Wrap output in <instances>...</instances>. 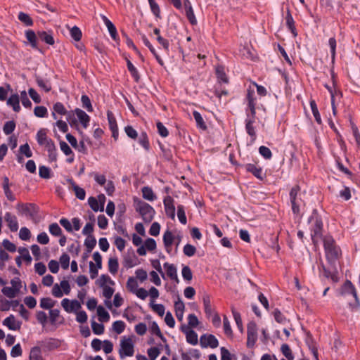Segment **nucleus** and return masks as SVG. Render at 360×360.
Wrapping results in <instances>:
<instances>
[{
    "label": "nucleus",
    "instance_id": "19",
    "mask_svg": "<svg viewBox=\"0 0 360 360\" xmlns=\"http://www.w3.org/2000/svg\"><path fill=\"white\" fill-rule=\"evenodd\" d=\"M75 113L77 115L82 127L86 129L89 124L90 117L82 109L76 108Z\"/></svg>",
    "mask_w": 360,
    "mask_h": 360
},
{
    "label": "nucleus",
    "instance_id": "50",
    "mask_svg": "<svg viewBox=\"0 0 360 360\" xmlns=\"http://www.w3.org/2000/svg\"><path fill=\"white\" fill-rule=\"evenodd\" d=\"M107 117L109 124L110 129H116L118 128L117 124L116 119L112 113V112L108 110L107 112Z\"/></svg>",
    "mask_w": 360,
    "mask_h": 360
},
{
    "label": "nucleus",
    "instance_id": "43",
    "mask_svg": "<svg viewBox=\"0 0 360 360\" xmlns=\"http://www.w3.org/2000/svg\"><path fill=\"white\" fill-rule=\"evenodd\" d=\"M88 203L90 206V207L94 211V212H103V206H101L98 204V202L97 199L95 197H89L88 199Z\"/></svg>",
    "mask_w": 360,
    "mask_h": 360
},
{
    "label": "nucleus",
    "instance_id": "12",
    "mask_svg": "<svg viewBox=\"0 0 360 360\" xmlns=\"http://www.w3.org/2000/svg\"><path fill=\"white\" fill-rule=\"evenodd\" d=\"M163 204L166 214L172 219H174L175 207L174 205V199L170 195H167L163 200Z\"/></svg>",
    "mask_w": 360,
    "mask_h": 360
},
{
    "label": "nucleus",
    "instance_id": "6",
    "mask_svg": "<svg viewBox=\"0 0 360 360\" xmlns=\"http://www.w3.org/2000/svg\"><path fill=\"white\" fill-rule=\"evenodd\" d=\"M339 295L342 297H345L348 295H352L355 300V304L354 305V307H359L360 306V302L356 288L350 281L347 280L344 283V284L341 286L340 289Z\"/></svg>",
    "mask_w": 360,
    "mask_h": 360
},
{
    "label": "nucleus",
    "instance_id": "18",
    "mask_svg": "<svg viewBox=\"0 0 360 360\" xmlns=\"http://www.w3.org/2000/svg\"><path fill=\"white\" fill-rule=\"evenodd\" d=\"M163 266L166 271L167 276L176 283H179V278L177 276V269L174 264L165 262Z\"/></svg>",
    "mask_w": 360,
    "mask_h": 360
},
{
    "label": "nucleus",
    "instance_id": "28",
    "mask_svg": "<svg viewBox=\"0 0 360 360\" xmlns=\"http://www.w3.org/2000/svg\"><path fill=\"white\" fill-rule=\"evenodd\" d=\"M55 112H57L59 115H68L70 117V112H68L65 105L60 103V102H56L53 105L52 108Z\"/></svg>",
    "mask_w": 360,
    "mask_h": 360
},
{
    "label": "nucleus",
    "instance_id": "33",
    "mask_svg": "<svg viewBox=\"0 0 360 360\" xmlns=\"http://www.w3.org/2000/svg\"><path fill=\"white\" fill-rule=\"evenodd\" d=\"M97 314L99 321L101 322H107L110 319L109 313L102 306H98L97 307Z\"/></svg>",
    "mask_w": 360,
    "mask_h": 360
},
{
    "label": "nucleus",
    "instance_id": "44",
    "mask_svg": "<svg viewBox=\"0 0 360 360\" xmlns=\"http://www.w3.org/2000/svg\"><path fill=\"white\" fill-rule=\"evenodd\" d=\"M139 144L146 150H148L150 148L149 140L146 132H142L139 138Z\"/></svg>",
    "mask_w": 360,
    "mask_h": 360
},
{
    "label": "nucleus",
    "instance_id": "32",
    "mask_svg": "<svg viewBox=\"0 0 360 360\" xmlns=\"http://www.w3.org/2000/svg\"><path fill=\"white\" fill-rule=\"evenodd\" d=\"M143 198L149 201H153L156 199V196L154 194L151 188L148 186H144L142 190Z\"/></svg>",
    "mask_w": 360,
    "mask_h": 360
},
{
    "label": "nucleus",
    "instance_id": "20",
    "mask_svg": "<svg viewBox=\"0 0 360 360\" xmlns=\"http://www.w3.org/2000/svg\"><path fill=\"white\" fill-rule=\"evenodd\" d=\"M37 36L42 41H44L46 44L49 45H53L55 43L53 32L51 31H39L37 32Z\"/></svg>",
    "mask_w": 360,
    "mask_h": 360
},
{
    "label": "nucleus",
    "instance_id": "57",
    "mask_svg": "<svg viewBox=\"0 0 360 360\" xmlns=\"http://www.w3.org/2000/svg\"><path fill=\"white\" fill-rule=\"evenodd\" d=\"M125 323L122 321H116L112 323V329L117 334H121L125 328Z\"/></svg>",
    "mask_w": 360,
    "mask_h": 360
},
{
    "label": "nucleus",
    "instance_id": "62",
    "mask_svg": "<svg viewBox=\"0 0 360 360\" xmlns=\"http://www.w3.org/2000/svg\"><path fill=\"white\" fill-rule=\"evenodd\" d=\"M91 328L94 333L96 335H101L104 333V326L102 323H96V321H92Z\"/></svg>",
    "mask_w": 360,
    "mask_h": 360
},
{
    "label": "nucleus",
    "instance_id": "22",
    "mask_svg": "<svg viewBox=\"0 0 360 360\" xmlns=\"http://www.w3.org/2000/svg\"><path fill=\"white\" fill-rule=\"evenodd\" d=\"M69 182L70 183V185L75 191L76 197L81 200H84L86 197V192L84 189L77 186L72 179H70Z\"/></svg>",
    "mask_w": 360,
    "mask_h": 360
},
{
    "label": "nucleus",
    "instance_id": "3",
    "mask_svg": "<svg viewBox=\"0 0 360 360\" xmlns=\"http://www.w3.org/2000/svg\"><path fill=\"white\" fill-rule=\"evenodd\" d=\"M136 202V210L141 215L143 220L146 222H150L154 217L155 211L149 204L138 200Z\"/></svg>",
    "mask_w": 360,
    "mask_h": 360
},
{
    "label": "nucleus",
    "instance_id": "8",
    "mask_svg": "<svg viewBox=\"0 0 360 360\" xmlns=\"http://www.w3.org/2000/svg\"><path fill=\"white\" fill-rule=\"evenodd\" d=\"M257 326L255 321H250L247 326V347L252 348L257 340Z\"/></svg>",
    "mask_w": 360,
    "mask_h": 360
},
{
    "label": "nucleus",
    "instance_id": "29",
    "mask_svg": "<svg viewBox=\"0 0 360 360\" xmlns=\"http://www.w3.org/2000/svg\"><path fill=\"white\" fill-rule=\"evenodd\" d=\"M193 115L194 120L196 122L197 127L200 128L202 130H205L207 129V125L205 123L201 114L199 112L195 110L193 112Z\"/></svg>",
    "mask_w": 360,
    "mask_h": 360
},
{
    "label": "nucleus",
    "instance_id": "51",
    "mask_svg": "<svg viewBox=\"0 0 360 360\" xmlns=\"http://www.w3.org/2000/svg\"><path fill=\"white\" fill-rule=\"evenodd\" d=\"M150 331L153 334H155L159 337L163 342H166V338L162 334L160 329L156 322L153 321L152 323L150 326Z\"/></svg>",
    "mask_w": 360,
    "mask_h": 360
},
{
    "label": "nucleus",
    "instance_id": "54",
    "mask_svg": "<svg viewBox=\"0 0 360 360\" xmlns=\"http://www.w3.org/2000/svg\"><path fill=\"white\" fill-rule=\"evenodd\" d=\"M281 350L282 354L288 359V360H293L294 356L288 345L283 344L281 345Z\"/></svg>",
    "mask_w": 360,
    "mask_h": 360
},
{
    "label": "nucleus",
    "instance_id": "27",
    "mask_svg": "<svg viewBox=\"0 0 360 360\" xmlns=\"http://www.w3.org/2000/svg\"><path fill=\"white\" fill-rule=\"evenodd\" d=\"M309 104H310V108H311L312 114L314 117L316 122H317V124H321L322 120H321V115L319 112L317 105H316L315 101L311 100L309 102Z\"/></svg>",
    "mask_w": 360,
    "mask_h": 360
},
{
    "label": "nucleus",
    "instance_id": "40",
    "mask_svg": "<svg viewBox=\"0 0 360 360\" xmlns=\"http://www.w3.org/2000/svg\"><path fill=\"white\" fill-rule=\"evenodd\" d=\"M177 217L181 224L185 225L187 223V219L185 213L184 207L182 205L177 206Z\"/></svg>",
    "mask_w": 360,
    "mask_h": 360
},
{
    "label": "nucleus",
    "instance_id": "17",
    "mask_svg": "<svg viewBox=\"0 0 360 360\" xmlns=\"http://www.w3.org/2000/svg\"><path fill=\"white\" fill-rule=\"evenodd\" d=\"M246 99L248 101V105L250 110L251 115L252 117H255L256 109H255V91L252 89H248Z\"/></svg>",
    "mask_w": 360,
    "mask_h": 360
},
{
    "label": "nucleus",
    "instance_id": "23",
    "mask_svg": "<svg viewBox=\"0 0 360 360\" xmlns=\"http://www.w3.org/2000/svg\"><path fill=\"white\" fill-rule=\"evenodd\" d=\"M285 22L288 28L293 34L294 37H296L297 34L295 26V21L289 10L287 11L285 16Z\"/></svg>",
    "mask_w": 360,
    "mask_h": 360
},
{
    "label": "nucleus",
    "instance_id": "48",
    "mask_svg": "<svg viewBox=\"0 0 360 360\" xmlns=\"http://www.w3.org/2000/svg\"><path fill=\"white\" fill-rule=\"evenodd\" d=\"M138 287L139 285L136 280L133 277H129L127 282V288L128 290L134 294L139 288Z\"/></svg>",
    "mask_w": 360,
    "mask_h": 360
},
{
    "label": "nucleus",
    "instance_id": "58",
    "mask_svg": "<svg viewBox=\"0 0 360 360\" xmlns=\"http://www.w3.org/2000/svg\"><path fill=\"white\" fill-rule=\"evenodd\" d=\"M259 153L266 160H270L272 157L271 150L264 146H262L259 148Z\"/></svg>",
    "mask_w": 360,
    "mask_h": 360
},
{
    "label": "nucleus",
    "instance_id": "9",
    "mask_svg": "<svg viewBox=\"0 0 360 360\" xmlns=\"http://www.w3.org/2000/svg\"><path fill=\"white\" fill-rule=\"evenodd\" d=\"M162 241L165 251L171 256H174L173 248L175 242L174 234L172 231L167 229L162 236Z\"/></svg>",
    "mask_w": 360,
    "mask_h": 360
},
{
    "label": "nucleus",
    "instance_id": "2",
    "mask_svg": "<svg viewBox=\"0 0 360 360\" xmlns=\"http://www.w3.org/2000/svg\"><path fill=\"white\" fill-rule=\"evenodd\" d=\"M323 247L328 259L333 260L338 258L340 255V249L335 245V242L331 236L323 238Z\"/></svg>",
    "mask_w": 360,
    "mask_h": 360
},
{
    "label": "nucleus",
    "instance_id": "31",
    "mask_svg": "<svg viewBox=\"0 0 360 360\" xmlns=\"http://www.w3.org/2000/svg\"><path fill=\"white\" fill-rule=\"evenodd\" d=\"M108 266V271H110V273L113 275L115 274L117 272L118 268H119L117 258H116V257L109 258Z\"/></svg>",
    "mask_w": 360,
    "mask_h": 360
},
{
    "label": "nucleus",
    "instance_id": "41",
    "mask_svg": "<svg viewBox=\"0 0 360 360\" xmlns=\"http://www.w3.org/2000/svg\"><path fill=\"white\" fill-rule=\"evenodd\" d=\"M231 311L233 314V316L236 321L238 328L240 332L243 331V322L241 319V316L239 312H238L233 307H231Z\"/></svg>",
    "mask_w": 360,
    "mask_h": 360
},
{
    "label": "nucleus",
    "instance_id": "30",
    "mask_svg": "<svg viewBox=\"0 0 360 360\" xmlns=\"http://www.w3.org/2000/svg\"><path fill=\"white\" fill-rule=\"evenodd\" d=\"M202 302H203V307L205 313L206 314L207 316L210 317L212 315L213 311L211 306L210 299L209 295H205L202 297Z\"/></svg>",
    "mask_w": 360,
    "mask_h": 360
},
{
    "label": "nucleus",
    "instance_id": "37",
    "mask_svg": "<svg viewBox=\"0 0 360 360\" xmlns=\"http://www.w3.org/2000/svg\"><path fill=\"white\" fill-rule=\"evenodd\" d=\"M18 18L26 26H32L33 25V20L31 17L24 12H20L18 13Z\"/></svg>",
    "mask_w": 360,
    "mask_h": 360
},
{
    "label": "nucleus",
    "instance_id": "49",
    "mask_svg": "<svg viewBox=\"0 0 360 360\" xmlns=\"http://www.w3.org/2000/svg\"><path fill=\"white\" fill-rule=\"evenodd\" d=\"M2 293L8 298H14L19 293L12 287H4L1 290Z\"/></svg>",
    "mask_w": 360,
    "mask_h": 360
},
{
    "label": "nucleus",
    "instance_id": "63",
    "mask_svg": "<svg viewBox=\"0 0 360 360\" xmlns=\"http://www.w3.org/2000/svg\"><path fill=\"white\" fill-rule=\"evenodd\" d=\"M160 354V351L156 347H150L148 349V355L150 360H155Z\"/></svg>",
    "mask_w": 360,
    "mask_h": 360
},
{
    "label": "nucleus",
    "instance_id": "39",
    "mask_svg": "<svg viewBox=\"0 0 360 360\" xmlns=\"http://www.w3.org/2000/svg\"><path fill=\"white\" fill-rule=\"evenodd\" d=\"M20 101H21L22 105L26 108H30L32 107V102L28 98L27 93L26 91L23 90L20 91L19 95Z\"/></svg>",
    "mask_w": 360,
    "mask_h": 360
},
{
    "label": "nucleus",
    "instance_id": "46",
    "mask_svg": "<svg viewBox=\"0 0 360 360\" xmlns=\"http://www.w3.org/2000/svg\"><path fill=\"white\" fill-rule=\"evenodd\" d=\"M34 114L37 117H46L48 116V110L44 106H36L34 109Z\"/></svg>",
    "mask_w": 360,
    "mask_h": 360
},
{
    "label": "nucleus",
    "instance_id": "34",
    "mask_svg": "<svg viewBox=\"0 0 360 360\" xmlns=\"http://www.w3.org/2000/svg\"><path fill=\"white\" fill-rule=\"evenodd\" d=\"M56 304V301L50 297H43L40 300V307L44 309H51Z\"/></svg>",
    "mask_w": 360,
    "mask_h": 360
},
{
    "label": "nucleus",
    "instance_id": "61",
    "mask_svg": "<svg viewBox=\"0 0 360 360\" xmlns=\"http://www.w3.org/2000/svg\"><path fill=\"white\" fill-rule=\"evenodd\" d=\"M273 314H274V319L276 320V322L279 323H281V324H285L286 322H287V319L285 318V316L280 311V310L278 309H275L273 312Z\"/></svg>",
    "mask_w": 360,
    "mask_h": 360
},
{
    "label": "nucleus",
    "instance_id": "5",
    "mask_svg": "<svg viewBox=\"0 0 360 360\" xmlns=\"http://www.w3.org/2000/svg\"><path fill=\"white\" fill-rule=\"evenodd\" d=\"M134 353V345L130 338L122 337L120 340V348L119 355L120 359H123L126 356H132Z\"/></svg>",
    "mask_w": 360,
    "mask_h": 360
},
{
    "label": "nucleus",
    "instance_id": "7",
    "mask_svg": "<svg viewBox=\"0 0 360 360\" xmlns=\"http://www.w3.org/2000/svg\"><path fill=\"white\" fill-rule=\"evenodd\" d=\"M16 209L20 214L30 219H33L37 212V207L33 203H18Z\"/></svg>",
    "mask_w": 360,
    "mask_h": 360
},
{
    "label": "nucleus",
    "instance_id": "16",
    "mask_svg": "<svg viewBox=\"0 0 360 360\" xmlns=\"http://www.w3.org/2000/svg\"><path fill=\"white\" fill-rule=\"evenodd\" d=\"M3 324L11 330H18L21 327V323L16 321L15 317L13 314L6 318L3 321Z\"/></svg>",
    "mask_w": 360,
    "mask_h": 360
},
{
    "label": "nucleus",
    "instance_id": "21",
    "mask_svg": "<svg viewBox=\"0 0 360 360\" xmlns=\"http://www.w3.org/2000/svg\"><path fill=\"white\" fill-rule=\"evenodd\" d=\"M245 169L252 173L258 179L262 180L264 178L262 169L259 167H257L254 164H247L245 165Z\"/></svg>",
    "mask_w": 360,
    "mask_h": 360
},
{
    "label": "nucleus",
    "instance_id": "4",
    "mask_svg": "<svg viewBox=\"0 0 360 360\" xmlns=\"http://www.w3.org/2000/svg\"><path fill=\"white\" fill-rule=\"evenodd\" d=\"M300 187L298 186H294L290 191V200L292 207V213L295 215H299L300 213V207L304 205V201L299 195Z\"/></svg>",
    "mask_w": 360,
    "mask_h": 360
},
{
    "label": "nucleus",
    "instance_id": "26",
    "mask_svg": "<svg viewBox=\"0 0 360 360\" xmlns=\"http://www.w3.org/2000/svg\"><path fill=\"white\" fill-rule=\"evenodd\" d=\"M50 140H51V139L46 136V129H41L38 131L37 134V141L39 145L42 146Z\"/></svg>",
    "mask_w": 360,
    "mask_h": 360
},
{
    "label": "nucleus",
    "instance_id": "11",
    "mask_svg": "<svg viewBox=\"0 0 360 360\" xmlns=\"http://www.w3.org/2000/svg\"><path fill=\"white\" fill-rule=\"evenodd\" d=\"M61 306L68 313L77 312L81 307V303L77 300H70L64 298L61 301Z\"/></svg>",
    "mask_w": 360,
    "mask_h": 360
},
{
    "label": "nucleus",
    "instance_id": "14",
    "mask_svg": "<svg viewBox=\"0 0 360 360\" xmlns=\"http://www.w3.org/2000/svg\"><path fill=\"white\" fill-rule=\"evenodd\" d=\"M4 220L12 232H15L18 230L19 225L17 217L11 212H6L4 215Z\"/></svg>",
    "mask_w": 360,
    "mask_h": 360
},
{
    "label": "nucleus",
    "instance_id": "45",
    "mask_svg": "<svg viewBox=\"0 0 360 360\" xmlns=\"http://www.w3.org/2000/svg\"><path fill=\"white\" fill-rule=\"evenodd\" d=\"M81 102L82 104V107L85 108L88 112H91L94 110L91 100L87 95L82 96Z\"/></svg>",
    "mask_w": 360,
    "mask_h": 360
},
{
    "label": "nucleus",
    "instance_id": "53",
    "mask_svg": "<svg viewBox=\"0 0 360 360\" xmlns=\"http://www.w3.org/2000/svg\"><path fill=\"white\" fill-rule=\"evenodd\" d=\"M49 232L54 236H60L62 233V230L57 223H52L49 227Z\"/></svg>",
    "mask_w": 360,
    "mask_h": 360
},
{
    "label": "nucleus",
    "instance_id": "64",
    "mask_svg": "<svg viewBox=\"0 0 360 360\" xmlns=\"http://www.w3.org/2000/svg\"><path fill=\"white\" fill-rule=\"evenodd\" d=\"M351 128L352 131V134L355 139V141L359 148H360V133L359 131L358 127L354 124L351 123Z\"/></svg>",
    "mask_w": 360,
    "mask_h": 360
},
{
    "label": "nucleus",
    "instance_id": "10",
    "mask_svg": "<svg viewBox=\"0 0 360 360\" xmlns=\"http://www.w3.org/2000/svg\"><path fill=\"white\" fill-rule=\"evenodd\" d=\"M200 345L202 348H216L219 345V341L213 335H202L200 338Z\"/></svg>",
    "mask_w": 360,
    "mask_h": 360
},
{
    "label": "nucleus",
    "instance_id": "1",
    "mask_svg": "<svg viewBox=\"0 0 360 360\" xmlns=\"http://www.w3.org/2000/svg\"><path fill=\"white\" fill-rule=\"evenodd\" d=\"M308 224L311 231V236L314 243H316L322 237L323 221L317 210H313L311 214L308 218Z\"/></svg>",
    "mask_w": 360,
    "mask_h": 360
},
{
    "label": "nucleus",
    "instance_id": "25",
    "mask_svg": "<svg viewBox=\"0 0 360 360\" xmlns=\"http://www.w3.org/2000/svg\"><path fill=\"white\" fill-rule=\"evenodd\" d=\"M25 34L31 46L34 49L37 48V34L35 32L32 30H28L25 31Z\"/></svg>",
    "mask_w": 360,
    "mask_h": 360
},
{
    "label": "nucleus",
    "instance_id": "55",
    "mask_svg": "<svg viewBox=\"0 0 360 360\" xmlns=\"http://www.w3.org/2000/svg\"><path fill=\"white\" fill-rule=\"evenodd\" d=\"M70 36L74 40L79 41L82 36L81 30L77 26L72 27L70 30Z\"/></svg>",
    "mask_w": 360,
    "mask_h": 360
},
{
    "label": "nucleus",
    "instance_id": "36",
    "mask_svg": "<svg viewBox=\"0 0 360 360\" xmlns=\"http://www.w3.org/2000/svg\"><path fill=\"white\" fill-rule=\"evenodd\" d=\"M30 360H43L41 350L39 347H34L31 349L30 353Z\"/></svg>",
    "mask_w": 360,
    "mask_h": 360
},
{
    "label": "nucleus",
    "instance_id": "13",
    "mask_svg": "<svg viewBox=\"0 0 360 360\" xmlns=\"http://www.w3.org/2000/svg\"><path fill=\"white\" fill-rule=\"evenodd\" d=\"M6 104L13 108L15 112H19L21 110L20 105V96L17 93H12L6 100Z\"/></svg>",
    "mask_w": 360,
    "mask_h": 360
},
{
    "label": "nucleus",
    "instance_id": "38",
    "mask_svg": "<svg viewBox=\"0 0 360 360\" xmlns=\"http://www.w3.org/2000/svg\"><path fill=\"white\" fill-rule=\"evenodd\" d=\"M127 66L128 70L129 71L131 75L134 79V80L136 82H139V80L140 79L139 71L137 70V69L135 68V66L132 64V63L129 60H127Z\"/></svg>",
    "mask_w": 360,
    "mask_h": 360
},
{
    "label": "nucleus",
    "instance_id": "42",
    "mask_svg": "<svg viewBox=\"0 0 360 360\" xmlns=\"http://www.w3.org/2000/svg\"><path fill=\"white\" fill-rule=\"evenodd\" d=\"M96 245V240L94 236H86L84 240V245L86 247L88 252H91V250L94 248Z\"/></svg>",
    "mask_w": 360,
    "mask_h": 360
},
{
    "label": "nucleus",
    "instance_id": "59",
    "mask_svg": "<svg viewBox=\"0 0 360 360\" xmlns=\"http://www.w3.org/2000/svg\"><path fill=\"white\" fill-rule=\"evenodd\" d=\"M151 12L157 17H160V9L158 4L155 1V0H148Z\"/></svg>",
    "mask_w": 360,
    "mask_h": 360
},
{
    "label": "nucleus",
    "instance_id": "35",
    "mask_svg": "<svg viewBox=\"0 0 360 360\" xmlns=\"http://www.w3.org/2000/svg\"><path fill=\"white\" fill-rule=\"evenodd\" d=\"M216 75L219 82L223 83L228 82V78L226 75L224 68L223 66L218 65L216 67Z\"/></svg>",
    "mask_w": 360,
    "mask_h": 360
},
{
    "label": "nucleus",
    "instance_id": "24",
    "mask_svg": "<svg viewBox=\"0 0 360 360\" xmlns=\"http://www.w3.org/2000/svg\"><path fill=\"white\" fill-rule=\"evenodd\" d=\"M35 80L39 87H40L44 91L49 92L51 91V85L49 80L44 79L40 76H36Z\"/></svg>",
    "mask_w": 360,
    "mask_h": 360
},
{
    "label": "nucleus",
    "instance_id": "56",
    "mask_svg": "<svg viewBox=\"0 0 360 360\" xmlns=\"http://www.w3.org/2000/svg\"><path fill=\"white\" fill-rule=\"evenodd\" d=\"M336 44H337V42H336L335 38V37H330L329 39V40H328V45H329V47H330L332 61H334V60L335 58Z\"/></svg>",
    "mask_w": 360,
    "mask_h": 360
},
{
    "label": "nucleus",
    "instance_id": "60",
    "mask_svg": "<svg viewBox=\"0 0 360 360\" xmlns=\"http://www.w3.org/2000/svg\"><path fill=\"white\" fill-rule=\"evenodd\" d=\"M31 237V232L27 227H22L19 231V238L22 240L27 241Z\"/></svg>",
    "mask_w": 360,
    "mask_h": 360
},
{
    "label": "nucleus",
    "instance_id": "47",
    "mask_svg": "<svg viewBox=\"0 0 360 360\" xmlns=\"http://www.w3.org/2000/svg\"><path fill=\"white\" fill-rule=\"evenodd\" d=\"M186 341L192 345L198 344V334L194 330H189L186 333Z\"/></svg>",
    "mask_w": 360,
    "mask_h": 360
},
{
    "label": "nucleus",
    "instance_id": "52",
    "mask_svg": "<svg viewBox=\"0 0 360 360\" xmlns=\"http://www.w3.org/2000/svg\"><path fill=\"white\" fill-rule=\"evenodd\" d=\"M15 129V122L14 121H8L6 122L3 128V131L5 134L9 135L11 134Z\"/></svg>",
    "mask_w": 360,
    "mask_h": 360
},
{
    "label": "nucleus",
    "instance_id": "15",
    "mask_svg": "<svg viewBox=\"0 0 360 360\" xmlns=\"http://www.w3.org/2000/svg\"><path fill=\"white\" fill-rule=\"evenodd\" d=\"M254 122L255 117L251 115V117H250L248 115V117L245 119V129L248 134L251 137L252 142H254L257 138L256 131L253 126Z\"/></svg>",
    "mask_w": 360,
    "mask_h": 360
}]
</instances>
